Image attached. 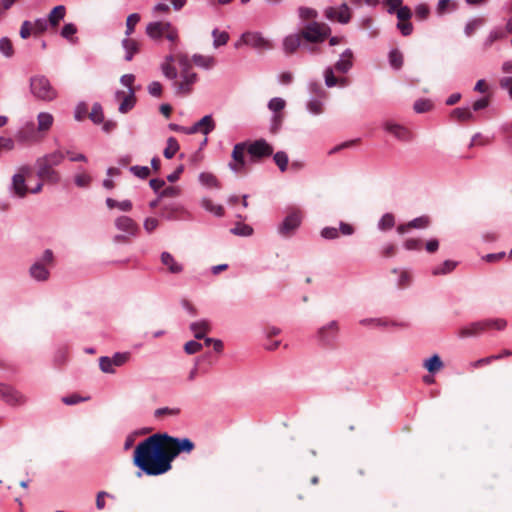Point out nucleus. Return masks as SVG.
<instances>
[{"label": "nucleus", "mask_w": 512, "mask_h": 512, "mask_svg": "<svg viewBox=\"0 0 512 512\" xmlns=\"http://www.w3.org/2000/svg\"><path fill=\"white\" fill-rule=\"evenodd\" d=\"M286 102L282 98H272L268 103V108L274 112H280L284 109Z\"/></svg>", "instance_id": "052dcab7"}, {"label": "nucleus", "mask_w": 512, "mask_h": 512, "mask_svg": "<svg viewBox=\"0 0 512 512\" xmlns=\"http://www.w3.org/2000/svg\"><path fill=\"white\" fill-rule=\"evenodd\" d=\"M450 117L457 122H471L475 119L469 108H455L452 110Z\"/></svg>", "instance_id": "bb28decb"}, {"label": "nucleus", "mask_w": 512, "mask_h": 512, "mask_svg": "<svg viewBox=\"0 0 512 512\" xmlns=\"http://www.w3.org/2000/svg\"><path fill=\"white\" fill-rule=\"evenodd\" d=\"M302 221V212L298 208H292L278 228L279 233L284 237L294 234Z\"/></svg>", "instance_id": "0eeeda50"}, {"label": "nucleus", "mask_w": 512, "mask_h": 512, "mask_svg": "<svg viewBox=\"0 0 512 512\" xmlns=\"http://www.w3.org/2000/svg\"><path fill=\"white\" fill-rule=\"evenodd\" d=\"M184 210L181 207L169 206L162 209V216L168 220L178 219Z\"/></svg>", "instance_id": "ea45409f"}, {"label": "nucleus", "mask_w": 512, "mask_h": 512, "mask_svg": "<svg viewBox=\"0 0 512 512\" xmlns=\"http://www.w3.org/2000/svg\"><path fill=\"white\" fill-rule=\"evenodd\" d=\"M91 182V177L87 173L83 172L75 176V184L78 187H88Z\"/></svg>", "instance_id": "e2e57ef3"}, {"label": "nucleus", "mask_w": 512, "mask_h": 512, "mask_svg": "<svg viewBox=\"0 0 512 512\" xmlns=\"http://www.w3.org/2000/svg\"><path fill=\"white\" fill-rule=\"evenodd\" d=\"M140 19L141 17L138 13H132L127 17L125 37H130L134 33L135 27L139 23Z\"/></svg>", "instance_id": "c9c22d12"}, {"label": "nucleus", "mask_w": 512, "mask_h": 512, "mask_svg": "<svg viewBox=\"0 0 512 512\" xmlns=\"http://www.w3.org/2000/svg\"><path fill=\"white\" fill-rule=\"evenodd\" d=\"M199 181L202 185L210 187V188H212V187L219 188L220 187L219 181L216 178V176L209 172L201 173L199 175Z\"/></svg>", "instance_id": "473e14b6"}, {"label": "nucleus", "mask_w": 512, "mask_h": 512, "mask_svg": "<svg viewBox=\"0 0 512 512\" xmlns=\"http://www.w3.org/2000/svg\"><path fill=\"white\" fill-rule=\"evenodd\" d=\"M30 91L35 98L50 102L57 98V90L52 86L48 78L42 75L33 76L30 79Z\"/></svg>", "instance_id": "20e7f679"}, {"label": "nucleus", "mask_w": 512, "mask_h": 512, "mask_svg": "<svg viewBox=\"0 0 512 512\" xmlns=\"http://www.w3.org/2000/svg\"><path fill=\"white\" fill-rule=\"evenodd\" d=\"M174 62L177 63V54L166 56L165 61L161 66V69L165 77L175 81L177 77V70L173 65Z\"/></svg>", "instance_id": "b1692460"}, {"label": "nucleus", "mask_w": 512, "mask_h": 512, "mask_svg": "<svg viewBox=\"0 0 512 512\" xmlns=\"http://www.w3.org/2000/svg\"><path fill=\"white\" fill-rule=\"evenodd\" d=\"M0 52L8 58L14 55L13 44L9 38L3 37L0 39Z\"/></svg>", "instance_id": "c03bdc74"}, {"label": "nucleus", "mask_w": 512, "mask_h": 512, "mask_svg": "<svg viewBox=\"0 0 512 512\" xmlns=\"http://www.w3.org/2000/svg\"><path fill=\"white\" fill-rule=\"evenodd\" d=\"M164 36L172 43L173 46L176 45L179 40L178 31L170 22L169 28L166 29Z\"/></svg>", "instance_id": "bf43d9fd"}, {"label": "nucleus", "mask_w": 512, "mask_h": 512, "mask_svg": "<svg viewBox=\"0 0 512 512\" xmlns=\"http://www.w3.org/2000/svg\"><path fill=\"white\" fill-rule=\"evenodd\" d=\"M121 44L125 50L124 59L128 62L131 61L133 57L140 52L142 46L140 41L131 37H125Z\"/></svg>", "instance_id": "f3484780"}, {"label": "nucleus", "mask_w": 512, "mask_h": 512, "mask_svg": "<svg viewBox=\"0 0 512 512\" xmlns=\"http://www.w3.org/2000/svg\"><path fill=\"white\" fill-rule=\"evenodd\" d=\"M130 171L141 179H146L150 175V169L146 166H132Z\"/></svg>", "instance_id": "680f3d73"}, {"label": "nucleus", "mask_w": 512, "mask_h": 512, "mask_svg": "<svg viewBox=\"0 0 512 512\" xmlns=\"http://www.w3.org/2000/svg\"><path fill=\"white\" fill-rule=\"evenodd\" d=\"M430 218L428 216H420L409 222L411 229H423L430 225Z\"/></svg>", "instance_id": "09e8293b"}, {"label": "nucleus", "mask_w": 512, "mask_h": 512, "mask_svg": "<svg viewBox=\"0 0 512 512\" xmlns=\"http://www.w3.org/2000/svg\"><path fill=\"white\" fill-rule=\"evenodd\" d=\"M99 366H100L101 371L104 373H114L115 372V369H114L115 366H114L113 362L111 361L110 357H107V356L100 357Z\"/></svg>", "instance_id": "3c124183"}, {"label": "nucleus", "mask_w": 512, "mask_h": 512, "mask_svg": "<svg viewBox=\"0 0 512 512\" xmlns=\"http://www.w3.org/2000/svg\"><path fill=\"white\" fill-rule=\"evenodd\" d=\"M54 117L48 112H41L37 116V132L46 134L52 127Z\"/></svg>", "instance_id": "5701e85b"}, {"label": "nucleus", "mask_w": 512, "mask_h": 512, "mask_svg": "<svg viewBox=\"0 0 512 512\" xmlns=\"http://www.w3.org/2000/svg\"><path fill=\"white\" fill-rule=\"evenodd\" d=\"M484 329L485 331L490 329L495 330H503L507 326V322L504 319L498 318V319H486L483 320Z\"/></svg>", "instance_id": "4c0bfd02"}, {"label": "nucleus", "mask_w": 512, "mask_h": 512, "mask_svg": "<svg viewBox=\"0 0 512 512\" xmlns=\"http://www.w3.org/2000/svg\"><path fill=\"white\" fill-rule=\"evenodd\" d=\"M66 15V8L63 5L54 7L48 15V23L52 28H57L60 21L64 19Z\"/></svg>", "instance_id": "393cba45"}, {"label": "nucleus", "mask_w": 512, "mask_h": 512, "mask_svg": "<svg viewBox=\"0 0 512 512\" xmlns=\"http://www.w3.org/2000/svg\"><path fill=\"white\" fill-rule=\"evenodd\" d=\"M63 159L64 154L61 151H54L41 158H38V160L45 162L47 165L51 167L58 166L59 164L62 163Z\"/></svg>", "instance_id": "c756f323"}, {"label": "nucleus", "mask_w": 512, "mask_h": 512, "mask_svg": "<svg viewBox=\"0 0 512 512\" xmlns=\"http://www.w3.org/2000/svg\"><path fill=\"white\" fill-rule=\"evenodd\" d=\"M202 349V344H200L199 342L197 341H188L185 345H184V350L187 354H195L197 352H199L200 350Z\"/></svg>", "instance_id": "69168bd1"}, {"label": "nucleus", "mask_w": 512, "mask_h": 512, "mask_svg": "<svg viewBox=\"0 0 512 512\" xmlns=\"http://www.w3.org/2000/svg\"><path fill=\"white\" fill-rule=\"evenodd\" d=\"M325 77V84L328 87H334L335 85L339 84L341 86L348 85V79L347 78H337L334 75V70L332 67H328L324 72Z\"/></svg>", "instance_id": "c85d7f7f"}, {"label": "nucleus", "mask_w": 512, "mask_h": 512, "mask_svg": "<svg viewBox=\"0 0 512 512\" xmlns=\"http://www.w3.org/2000/svg\"><path fill=\"white\" fill-rule=\"evenodd\" d=\"M353 52L351 49H346L340 56V59L335 63L333 70L337 73H347L353 66Z\"/></svg>", "instance_id": "dca6fc26"}, {"label": "nucleus", "mask_w": 512, "mask_h": 512, "mask_svg": "<svg viewBox=\"0 0 512 512\" xmlns=\"http://www.w3.org/2000/svg\"><path fill=\"white\" fill-rule=\"evenodd\" d=\"M389 61L392 67L399 69L403 64V56L398 50H393L389 54Z\"/></svg>", "instance_id": "5fc2aeb1"}, {"label": "nucleus", "mask_w": 512, "mask_h": 512, "mask_svg": "<svg viewBox=\"0 0 512 512\" xmlns=\"http://www.w3.org/2000/svg\"><path fill=\"white\" fill-rule=\"evenodd\" d=\"M499 359H502V355H491V356H488V357H485V358H481L479 360L471 362L470 366L473 369H478V368H481V367H483L485 365L491 364L494 360H499Z\"/></svg>", "instance_id": "de8ad7c7"}, {"label": "nucleus", "mask_w": 512, "mask_h": 512, "mask_svg": "<svg viewBox=\"0 0 512 512\" xmlns=\"http://www.w3.org/2000/svg\"><path fill=\"white\" fill-rule=\"evenodd\" d=\"M192 61L195 65L210 69L215 65V59L212 56L194 55Z\"/></svg>", "instance_id": "2f4dec72"}, {"label": "nucleus", "mask_w": 512, "mask_h": 512, "mask_svg": "<svg viewBox=\"0 0 512 512\" xmlns=\"http://www.w3.org/2000/svg\"><path fill=\"white\" fill-rule=\"evenodd\" d=\"M412 281V275L408 271H401L398 286L400 288H406Z\"/></svg>", "instance_id": "774afa93"}, {"label": "nucleus", "mask_w": 512, "mask_h": 512, "mask_svg": "<svg viewBox=\"0 0 512 512\" xmlns=\"http://www.w3.org/2000/svg\"><path fill=\"white\" fill-rule=\"evenodd\" d=\"M304 38L300 32L288 35L283 41V49L286 54H293L302 45Z\"/></svg>", "instance_id": "412c9836"}, {"label": "nucleus", "mask_w": 512, "mask_h": 512, "mask_svg": "<svg viewBox=\"0 0 512 512\" xmlns=\"http://www.w3.org/2000/svg\"><path fill=\"white\" fill-rule=\"evenodd\" d=\"M395 12L397 14V18H398L399 22L408 21L412 17V12H411L410 8L407 6H402Z\"/></svg>", "instance_id": "0e129e2a"}, {"label": "nucleus", "mask_w": 512, "mask_h": 512, "mask_svg": "<svg viewBox=\"0 0 512 512\" xmlns=\"http://www.w3.org/2000/svg\"><path fill=\"white\" fill-rule=\"evenodd\" d=\"M456 265H457L456 262L451 261V260H446L442 265L435 267L432 270V274L434 276L448 274L455 269Z\"/></svg>", "instance_id": "f704fd0d"}, {"label": "nucleus", "mask_w": 512, "mask_h": 512, "mask_svg": "<svg viewBox=\"0 0 512 512\" xmlns=\"http://www.w3.org/2000/svg\"><path fill=\"white\" fill-rule=\"evenodd\" d=\"M30 275L35 280L45 281L49 278L50 273L47 266L43 265L42 262L36 261L30 268Z\"/></svg>", "instance_id": "a878e982"}, {"label": "nucleus", "mask_w": 512, "mask_h": 512, "mask_svg": "<svg viewBox=\"0 0 512 512\" xmlns=\"http://www.w3.org/2000/svg\"><path fill=\"white\" fill-rule=\"evenodd\" d=\"M384 129L399 141L409 142L413 139V133L408 128L398 123L386 121L384 123Z\"/></svg>", "instance_id": "f8f14e48"}, {"label": "nucleus", "mask_w": 512, "mask_h": 512, "mask_svg": "<svg viewBox=\"0 0 512 512\" xmlns=\"http://www.w3.org/2000/svg\"><path fill=\"white\" fill-rule=\"evenodd\" d=\"M177 64L180 67V75L182 80L173 82V85L176 89L177 94L187 95L192 90V85L197 80L196 73L191 71V63L187 55L178 53L177 54Z\"/></svg>", "instance_id": "7ed1b4c3"}, {"label": "nucleus", "mask_w": 512, "mask_h": 512, "mask_svg": "<svg viewBox=\"0 0 512 512\" xmlns=\"http://www.w3.org/2000/svg\"><path fill=\"white\" fill-rule=\"evenodd\" d=\"M148 92L154 97H160L162 95V85L158 81H153L148 85Z\"/></svg>", "instance_id": "338daca9"}, {"label": "nucleus", "mask_w": 512, "mask_h": 512, "mask_svg": "<svg viewBox=\"0 0 512 512\" xmlns=\"http://www.w3.org/2000/svg\"><path fill=\"white\" fill-rule=\"evenodd\" d=\"M115 225L117 229L126 232L132 236H136L139 232V226L137 223L130 217L120 216L115 220Z\"/></svg>", "instance_id": "a211bd4d"}, {"label": "nucleus", "mask_w": 512, "mask_h": 512, "mask_svg": "<svg viewBox=\"0 0 512 512\" xmlns=\"http://www.w3.org/2000/svg\"><path fill=\"white\" fill-rule=\"evenodd\" d=\"M194 448L195 444L189 438L155 433L138 443L133 454V464L147 475H162L172 469L176 457L181 453L190 454Z\"/></svg>", "instance_id": "f257e3e1"}, {"label": "nucleus", "mask_w": 512, "mask_h": 512, "mask_svg": "<svg viewBox=\"0 0 512 512\" xmlns=\"http://www.w3.org/2000/svg\"><path fill=\"white\" fill-rule=\"evenodd\" d=\"M424 367L430 373H435L443 367V362L440 357L435 354L424 362Z\"/></svg>", "instance_id": "72a5a7b5"}, {"label": "nucleus", "mask_w": 512, "mask_h": 512, "mask_svg": "<svg viewBox=\"0 0 512 512\" xmlns=\"http://www.w3.org/2000/svg\"><path fill=\"white\" fill-rule=\"evenodd\" d=\"M190 329L194 333V337L196 339H203L206 333H208L211 330V326L208 321L201 320L199 322L192 323L190 325Z\"/></svg>", "instance_id": "cd10ccee"}, {"label": "nucleus", "mask_w": 512, "mask_h": 512, "mask_svg": "<svg viewBox=\"0 0 512 512\" xmlns=\"http://www.w3.org/2000/svg\"><path fill=\"white\" fill-rule=\"evenodd\" d=\"M231 232L235 235L250 236L253 233V229L249 225L238 223L234 228L231 229Z\"/></svg>", "instance_id": "864d4df0"}, {"label": "nucleus", "mask_w": 512, "mask_h": 512, "mask_svg": "<svg viewBox=\"0 0 512 512\" xmlns=\"http://www.w3.org/2000/svg\"><path fill=\"white\" fill-rule=\"evenodd\" d=\"M212 36L214 38L213 44L216 48L225 45L229 40V34L225 31H219L218 29L213 30Z\"/></svg>", "instance_id": "79ce46f5"}, {"label": "nucleus", "mask_w": 512, "mask_h": 512, "mask_svg": "<svg viewBox=\"0 0 512 512\" xmlns=\"http://www.w3.org/2000/svg\"><path fill=\"white\" fill-rule=\"evenodd\" d=\"M247 152L252 158L259 159L273 154V147L264 139H259L247 146Z\"/></svg>", "instance_id": "9d476101"}, {"label": "nucleus", "mask_w": 512, "mask_h": 512, "mask_svg": "<svg viewBox=\"0 0 512 512\" xmlns=\"http://www.w3.org/2000/svg\"><path fill=\"white\" fill-rule=\"evenodd\" d=\"M338 330V325L335 321L328 324L319 330V336L322 341L328 342L330 340L329 334H335Z\"/></svg>", "instance_id": "a19ab883"}, {"label": "nucleus", "mask_w": 512, "mask_h": 512, "mask_svg": "<svg viewBox=\"0 0 512 512\" xmlns=\"http://www.w3.org/2000/svg\"><path fill=\"white\" fill-rule=\"evenodd\" d=\"M32 174V168L30 166H22L19 168L12 178V189L18 197H25L27 192L39 193L42 190V183H38L35 187L28 189L25 185L26 179Z\"/></svg>", "instance_id": "39448f33"}, {"label": "nucleus", "mask_w": 512, "mask_h": 512, "mask_svg": "<svg viewBox=\"0 0 512 512\" xmlns=\"http://www.w3.org/2000/svg\"><path fill=\"white\" fill-rule=\"evenodd\" d=\"M77 33V27L73 23L65 24L61 30V36L73 41V36Z\"/></svg>", "instance_id": "6e6d98bb"}, {"label": "nucleus", "mask_w": 512, "mask_h": 512, "mask_svg": "<svg viewBox=\"0 0 512 512\" xmlns=\"http://www.w3.org/2000/svg\"><path fill=\"white\" fill-rule=\"evenodd\" d=\"M17 139L21 142H28L36 140V133L34 131V124H28L25 128L20 130L17 135Z\"/></svg>", "instance_id": "7c9ffc66"}, {"label": "nucleus", "mask_w": 512, "mask_h": 512, "mask_svg": "<svg viewBox=\"0 0 512 512\" xmlns=\"http://www.w3.org/2000/svg\"><path fill=\"white\" fill-rule=\"evenodd\" d=\"M247 150V144L245 142L237 143L232 151V160L229 163V167L237 174H245L246 172V161L245 151Z\"/></svg>", "instance_id": "1a4fd4ad"}, {"label": "nucleus", "mask_w": 512, "mask_h": 512, "mask_svg": "<svg viewBox=\"0 0 512 512\" xmlns=\"http://www.w3.org/2000/svg\"><path fill=\"white\" fill-rule=\"evenodd\" d=\"M215 129V122L211 115H206L201 118L198 122H196L192 127L188 130H185L186 134H194L200 132L204 135L209 134L211 131Z\"/></svg>", "instance_id": "4468645a"}, {"label": "nucleus", "mask_w": 512, "mask_h": 512, "mask_svg": "<svg viewBox=\"0 0 512 512\" xmlns=\"http://www.w3.org/2000/svg\"><path fill=\"white\" fill-rule=\"evenodd\" d=\"M248 45L257 50H268L272 48L269 40L265 39L259 32H245L242 34L239 41L235 43V47L239 48L241 45Z\"/></svg>", "instance_id": "423d86ee"}, {"label": "nucleus", "mask_w": 512, "mask_h": 512, "mask_svg": "<svg viewBox=\"0 0 512 512\" xmlns=\"http://www.w3.org/2000/svg\"><path fill=\"white\" fill-rule=\"evenodd\" d=\"M167 28H169V22H151L146 27V34L153 40H159L164 36Z\"/></svg>", "instance_id": "aec40b11"}, {"label": "nucleus", "mask_w": 512, "mask_h": 512, "mask_svg": "<svg viewBox=\"0 0 512 512\" xmlns=\"http://www.w3.org/2000/svg\"><path fill=\"white\" fill-rule=\"evenodd\" d=\"M324 15L331 21H338L339 23L346 24L351 19L350 9L347 4H342L339 8L327 7Z\"/></svg>", "instance_id": "9b49d317"}, {"label": "nucleus", "mask_w": 512, "mask_h": 512, "mask_svg": "<svg viewBox=\"0 0 512 512\" xmlns=\"http://www.w3.org/2000/svg\"><path fill=\"white\" fill-rule=\"evenodd\" d=\"M38 172L37 175L39 179L42 181L57 183L60 180L59 173L53 169V167L47 165L45 162H42L37 159L36 161Z\"/></svg>", "instance_id": "2eb2a0df"}, {"label": "nucleus", "mask_w": 512, "mask_h": 512, "mask_svg": "<svg viewBox=\"0 0 512 512\" xmlns=\"http://www.w3.org/2000/svg\"><path fill=\"white\" fill-rule=\"evenodd\" d=\"M179 150V144L174 137H169L167 140V146L163 151L164 157L171 159Z\"/></svg>", "instance_id": "58836bf2"}, {"label": "nucleus", "mask_w": 512, "mask_h": 512, "mask_svg": "<svg viewBox=\"0 0 512 512\" xmlns=\"http://www.w3.org/2000/svg\"><path fill=\"white\" fill-rule=\"evenodd\" d=\"M202 206L216 216H223L224 208L221 205L214 204L210 199H203Z\"/></svg>", "instance_id": "37998d69"}, {"label": "nucleus", "mask_w": 512, "mask_h": 512, "mask_svg": "<svg viewBox=\"0 0 512 512\" xmlns=\"http://www.w3.org/2000/svg\"><path fill=\"white\" fill-rule=\"evenodd\" d=\"M161 263L166 266L167 270L172 274H179L183 271V265L178 263L169 252H162Z\"/></svg>", "instance_id": "4be33fe9"}, {"label": "nucleus", "mask_w": 512, "mask_h": 512, "mask_svg": "<svg viewBox=\"0 0 512 512\" xmlns=\"http://www.w3.org/2000/svg\"><path fill=\"white\" fill-rule=\"evenodd\" d=\"M181 410L179 408H169V407H163L158 408L154 412V416L158 419L163 418L164 416H178L180 414Z\"/></svg>", "instance_id": "a18cd8bd"}, {"label": "nucleus", "mask_w": 512, "mask_h": 512, "mask_svg": "<svg viewBox=\"0 0 512 512\" xmlns=\"http://www.w3.org/2000/svg\"><path fill=\"white\" fill-rule=\"evenodd\" d=\"M457 8V3L453 0H439L436 12L438 15H444L447 12L453 11Z\"/></svg>", "instance_id": "e433bc0d"}, {"label": "nucleus", "mask_w": 512, "mask_h": 512, "mask_svg": "<svg viewBox=\"0 0 512 512\" xmlns=\"http://www.w3.org/2000/svg\"><path fill=\"white\" fill-rule=\"evenodd\" d=\"M89 118L96 124H99L103 121V119H104L103 110H102V106L99 103H95L92 106V110L89 113Z\"/></svg>", "instance_id": "49530a36"}, {"label": "nucleus", "mask_w": 512, "mask_h": 512, "mask_svg": "<svg viewBox=\"0 0 512 512\" xmlns=\"http://www.w3.org/2000/svg\"><path fill=\"white\" fill-rule=\"evenodd\" d=\"M299 18L303 23L299 30L305 42L319 44L331 35V28L324 22H318V12L310 7L298 8Z\"/></svg>", "instance_id": "f03ea898"}, {"label": "nucleus", "mask_w": 512, "mask_h": 512, "mask_svg": "<svg viewBox=\"0 0 512 512\" xmlns=\"http://www.w3.org/2000/svg\"><path fill=\"white\" fill-rule=\"evenodd\" d=\"M115 97L120 101L119 112L126 114L133 109L136 103L135 89H131L127 93L124 91H117Z\"/></svg>", "instance_id": "ddd939ff"}, {"label": "nucleus", "mask_w": 512, "mask_h": 512, "mask_svg": "<svg viewBox=\"0 0 512 512\" xmlns=\"http://www.w3.org/2000/svg\"><path fill=\"white\" fill-rule=\"evenodd\" d=\"M395 224L394 216L390 213H386L382 216L379 221V228L381 230L391 229Z\"/></svg>", "instance_id": "603ef678"}, {"label": "nucleus", "mask_w": 512, "mask_h": 512, "mask_svg": "<svg viewBox=\"0 0 512 512\" xmlns=\"http://www.w3.org/2000/svg\"><path fill=\"white\" fill-rule=\"evenodd\" d=\"M274 161L279 169L284 172L288 165V156L285 152L279 151L274 154Z\"/></svg>", "instance_id": "8fccbe9b"}, {"label": "nucleus", "mask_w": 512, "mask_h": 512, "mask_svg": "<svg viewBox=\"0 0 512 512\" xmlns=\"http://www.w3.org/2000/svg\"><path fill=\"white\" fill-rule=\"evenodd\" d=\"M430 14V8L427 4L422 3L416 6L415 16L418 20H425Z\"/></svg>", "instance_id": "4d7b16f0"}, {"label": "nucleus", "mask_w": 512, "mask_h": 512, "mask_svg": "<svg viewBox=\"0 0 512 512\" xmlns=\"http://www.w3.org/2000/svg\"><path fill=\"white\" fill-rule=\"evenodd\" d=\"M485 332L483 320L473 322L467 326H464L458 330V336L460 338L476 337Z\"/></svg>", "instance_id": "6ab92c4d"}, {"label": "nucleus", "mask_w": 512, "mask_h": 512, "mask_svg": "<svg viewBox=\"0 0 512 512\" xmlns=\"http://www.w3.org/2000/svg\"><path fill=\"white\" fill-rule=\"evenodd\" d=\"M130 358V353H115L112 357H110L115 367H120L124 365Z\"/></svg>", "instance_id": "13d9d810"}, {"label": "nucleus", "mask_w": 512, "mask_h": 512, "mask_svg": "<svg viewBox=\"0 0 512 512\" xmlns=\"http://www.w3.org/2000/svg\"><path fill=\"white\" fill-rule=\"evenodd\" d=\"M0 400L10 406H21L27 402V397L15 387L0 382Z\"/></svg>", "instance_id": "6e6552de"}]
</instances>
